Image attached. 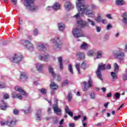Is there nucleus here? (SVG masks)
Segmentation results:
<instances>
[{
  "label": "nucleus",
  "instance_id": "79ce46f5",
  "mask_svg": "<svg viewBox=\"0 0 127 127\" xmlns=\"http://www.w3.org/2000/svg\"><path fill=\"white\" fill-rule=\"evenodd\" d=\"M115 97L116 99H120V97H121V94L117 92L115 94Z\"/></svg>",
  "mask_w": 127,
  "mask_h": 127
},
{
  "label": "nucleus",
  "instance_id": "7ed1b4c3",
  "mask_svg": "<svg viewBox=\"0 0 127 127\" xmlns=\"http://www.w3.org/2000/svg\"><path fill=\"white\" fill-rule=\"evenodd\" d=\"M77 24L81 28H86V27H89V23H90L92 26H95L96 23L92 19L90 18L87 19V22L83 21L82 20L77 21Z\"/></svg>",
  "mask_w": 127,
  "mask_h": 127
},
{
  "label": "nucleus",
  "instance_id": "8fccbe9b",
  "mask_svg": "<svg viewBox=\"0 0 127 127\" xmlns=\"http://www.w3.org/2000/svg\"><path fill=\"white\" fill-rule=\"evenodd\" d=\"M66 114L69 115V116L70 117H71V118H73V112H72L71 111H68V112H67Z\"/></svg>",
  "mask_w": 127,
  "mask_h": 127
},
{
  "label": "nucleus",
  "instance_id": "20e7f679",
  "mask_svg": "<svg viewBox=\"0 0 127 127\" xmlns=\"http://www.w3.org/2000/svg\"><path fill=\"white\" fill-rule=\"evenodd\" d=\"M23 0L25 5L28 9L34 11L38 9V7L34 5L35 0Z\"/></svg>",
  "mask_w": 127,
  "mask_h": 127
},
{
  "label": "nucleus",
  "instance_id": "e433bc0d",
  "mask_svg": "<svg viewBox=\"0 0 127 127\" xmlns=\"http://www.w3.org/2000/svg\"><path fill=\"white\" fill-rule=\"evenodd\" d=\"M68 69L69 72L71 73V74H74V72H73V68L72 67L71 64H68Z\"/></svg>",
  "mask_w": 127,
  "mask_h": 127
},
{
  "label": "nucleus",
  "instance_id": "4be33fe9",
  "mask_svg": "<svg viewBox=\"0 0 127 127\" xmlns=\"http://www.w3.org/2000/svg\"><path fill=\"white\" fill-rule=\"evenodd\" d=\"M111 75L113 78L112 81L113 82H115L117 79H118V75L117 74V72L112 71L111 73Z\"/></svg>",
  "mask_w": 127,
  "mask_h": 127
},
{
  "label": "nucleus",
  "instance_id": "423d86ee",
  "mask_svg": "<svg viewBox=\"0 0 127 127\" xmlns=\"http://www.w3.org/2000/svg\"><path fill=\"white\" fill-rule=\"evenodd\" d=\"M105 70H106V64H103V63H100L98 65V67L96 70V73L98 78L101 80V81H103V77L102 76V71H105Z\"/></svg>",
  "mask_w": 127,
  "mask_h": 127
},
{
  "label": "nucleus",
  "instance_id": "c03bdc74",
  "mask_svg": "<svg viewBox=\"0 0 127 127\" xmlns=\"http://www.w3.org/2000/svg\"><path fill=\"white\" fill-rule=\"evenodd\" d=\"M113 28V26H112L111 24H108V25L106 27V29L107 30H110V29H111V28Z\"/></svg>",
  "mask_w": 127,
  "mask_h": 127
},
{
  "label": "nucleus",
  "instance_id": "680f3d73",
  "mask_svg": "<svg viewBox=\"0 0 127 127\" xmlns=\"http://www.w3.org/2000/svg\"><path fill=\"white\" fill-rule=\"evenodd\" d=\"M101 22H102V23H103V24H106L107 23V20L105 19L101 20Z\"/></svg>",
  "mask_w": 127,
  "mask_h": 127
},
{
  "label": "nucleus",
  "instance_id": "4c0bfd02",
  "mask_svg": "<svg viewBox=\"0 0 127 127\" xmlns=\"http://www.w3.org/2000/svg\"><path fill=\"white\" fill-rule=\"evenodd\" d=\"M30 110H31L30 107H27V109L24 110V112L25 114H28L29 113H30Z\"/></svg>",
  "mask_w": 127,
  "mask_h": 127
},
{
  "label": "nucleus",
  "instance_id": "dca6fc26",
  "mask_svg": "<svg viewBox=\"0 0 127 127\" xmlns=\"http://www.w3.org/2000/svg\"><path fill=\"white\" fill-rule=\"evenodd\" d=\"M15 124H16V121L15 120V119H11V120H8L7 122V126L11 127H14V126L15 125Z\"/></svg>",
  "mask_w": 127,
  "mask_h": 127
},
{
  "label": "nucleus",
  "instance_id": "4468645a",
  "mask_svg": "<svg viewBox=\"0 0 127 127\" xmlns=\"http://www.w3.org/2000/svg\"><path fill=\"white\" fill-rule=\"evenodd\" d=\"M15 91H17V92H19V93H21L22 95L23 96H25V97H27V93L25 91H24L23 89H21V88L16 86L15 87Z\"/></svg>",
  "mask_w": 127,
  "mask_h": 127
},
{
  "label": "nucleus",
  "instance_id": "a18cd8bd",
  "mask_svg": "<svg viewBox=\"0 0 127 127\" xmlns=\"http://www.w3.org/2000/svg\"><path fill=\"white\" fill-rule=\"evenodd\" d=\"M90 98L91 99H95V92H92L91 93Z\"/></svg>",
  "mask_w": 127,
  "mask_h": 127
},
{
  "label": "nucleus",
  "instance_id": "bb28decb",
  "mask_svg": "<svg viewBox=\"0 0 127 127\" xmlns=\"http://www.w3.org/2000/svg\"><path fill=\"white\" fill-rule=\"evenodd\" d=\"M80 49L87 50L88 49V44L85 42H83L80 46Z\"/></svg>",
  "mask_w": 127,
  "mask_h": 127
},
{
  "label": "nucleus",
  "instance_id": "f257e3e1",
  "mask_svg": "<svg viewBox=\"0 0 127 127\" xmlns=\"http://www.w3.org/2000/svg\"><path fill=\"white\" fill-rule=\"evenodd\" d=\"M84 0H77L76 1V8L78 13L74 16L75 18H80L84 14L87 15L88 17H94L95 16V12L89 9L88 6L84 4Z\"/></svg>",
  "mask_w": 127,
  "mask_h": 127
},
{
  "label": "nucleus",
  "instance_id": "ea45409f",
  "mask_svg": "<svg viewBox=\"0 0 127 127\" xmlns=\"http://www.w3.org/2000/svg\"><path fill=\"white\" fill-rule=\"evenodd\" d=\"M93 55H94V52L93 50L89 51L87 53L88 56H93Z\"/></svg>",
  "mask_w": 127,
  "mask_h": 127
},
{
  "label": "nucleus",
  "instance_id": "e2e57ef3",
  "mask_svg": "<svg viewBox=\"0 0 127 127\" xmlns=\"http://www.w3.org/2000/svg\"><path fill=\"white\" fill-rule=\"evenodd\" d=\"M57 80L58 81H60V80H61V77H60V75H57Z\"/></svg>",
  "mask_w": 127,
  "mask_h": 127
},
{
  "label": "nucleus",
  "instance_id": "72a5a7b5",
  "mask_svg": "<svg viewBox=\"0 0 127 127\" xmlns=\"http://www.w3.org/2000/svg\"><path fill=\"white\" fill-rule=\"evenodd\" d=\"M75 68L77 69L78 73L81 74V72H80V63H76L75 64Z\"/></svg>",
  "mask_w": 127,
  "mask_h": 127
},
{
  "label": "nucleus",
  "instance_id": "0eeeda50",
  "mask_svg": "<svg viewBox=\"0 0 127 127\" xmlns=\"http://www.w3.org/2000/svg\"><path fill=\"white\" fill-rule=\"evenodd\" d=\"M23 57L21 54H15L14 55L13 57L10 59L11 62H13V63H19L22 61Z\"/></svg>",
  "mask_w": 127,
  "mask_h": 127
},
{
  "label": "nucleus",
  "instance_id": "864d4df0",
  "mask_svg": "<svg viewBox=\"0 0 127 127\" xmlns=\"http://www.w3.org/2000/svg\"><path fill=\"white\" fill-rule=\"evenodd\" d=\"M106 17H108V18H109V19H113V17H112V16L110 14H107Z\"/></svg>",
  "mask_w": 127,
  "mask_h": 127
},
{
  "label": "nucleus",
  "instance_id": "0e129e2a",
  "mask_svg": "<svg viewBox=\"0 0 127 127\" xmlns=\"http://www.w3.org/2000/svg\"><path fill=\"white\" fill-rule=\"evenodd\" d=\"M51 8H53V6H48L47 8H46V9L47 10H51Z\"/></svg>",
  "mask_w": 127,
  "mask_h": 127
},
{
  "label": "nucleus",
  "instance_id": "4d7b16f0",
  "mask_svg": "<svg viewBox=\"0 0 127 127\" xmlns=\"http://www.w3.org/2000/svg\"><path fill=\"white\" fill-rule=\"evenodd\" d=\"M111 68H112V66H111V64H108L106 66V69H107L108 70H110Z\"/></svg>",
  "mask_w": 127,
  "mask_h": 127
},
{
  "label": "nucleus",
  "instance_id": "c85d7f7f",
  "mask_svg": "<svg viewBox=\"0 0 127 127\" xmlns=\"http://www.w3.org/2000/svg\"><path fill=\"white\" fill-rule=\"evenodd\" d=\"M87 117L85 116L82 120V126L83 127H87Z\"/></svg>",
  "mask_w": 127,
  "mask_h": 127
},
{
  "label": "nucleus",
  "instance_id": "58836bf2",
  "mask_svg": "<svg viewBox=\"0 0 127 127\" xmlns=\"http://www.w3.org/2000/svg\"><path fill=\"white\" fill-rule=\"evenodd\" d=\"M69 84V82L67 80H64V83L62 84V87H64L65 86H67Z\"/></svg>",
  "mask_w": 127,
  "mask_h": 127
},
{
  "label": "nucleus",
  "instance_id": "412c9836",
  "mask_svg": "<svg viewBox=\"0 0 127 127\" xmlns=\"http://www.w3.org/2000/svg\"><path fill=\"white\" fill-rule=\"evenodd\" d=\"M20 79L21 81H22V82H24V81H26V79H27V76L25 75V73L24 72L21 73V76H20Z\"/></svg>",
  "mask_w": 127,
  "mask_h": 127
},
{
  "label": "nucleus",
  "instance_id": "f8f14e48",
  "mask_svg": "<svg viewBox=\"0 0 127 127\" xmlns=\"http://www.w3.org/2000/svg\"><path fill=\"white\" fill-rule=\"evenodd\" d=\"M0 109L3 111H5L7 109V103L2 99H0Z\"/></svg>",
  "mask_w": 127,
  "mask_h": 127
},
{
  "label": "nucleus",
  "instance_id": "6ab92c4d",
  "mask_svg": "<svg viewBox=\"0 0 127 127\" xmlns=\"http://www.w3.org/2000/svg\"><path fill=\"white\" fill-rule=\"evenodd\" d=\"M115 56L118 59H122V57H125V53L122 52H119L115 54Z\"/></svg>",
  "mask_w": 127,
  "mask_h": 127
},
{
  "label": "nucleus",
  "instance_id": "aec40b11",
  "mask_svg": "<svg viewBox=\"0 0 127 127\" xmlns=\"http://www.w3.org/2000/svg\"><path fill=\"white\" fill-rule=\"evenodd\" d=\"M36 68L38 70V71H39V72H41V71H42V70H43V67L44 66V65L43 64H41L40 63H37L36 64Z\"/></svg>",
  "mask_w": 127,
  "mask_h": 127
},
{
  "label": "nucleus",
  "instance_id": "c756f323",
  "mask_svg": "<svg viewBox=\"0 0 127 127\" xmlns=\"http://www.w3.org/2000/svg\"><path fill=\"white\" fill-rule=\"evenodd\" d=\"M103 56V51H98L97 53V59H100V58H102V56Z\"/></svg>",
  "mask_w": 127,
  "mask_h": 127
},
{
  "label": "nucleus",
  "instance_id": "6e6d98bb",
  "mask_svg": "<svg viewBox=\"0 0 127 127\" xmlns=\"http://www.w3.org/2000/svg\"><path fill=\"white\" fill-rule=\"evenodd\" d=\"M123 80L124 81H127V74L123 75Z\"/></svg>",
  "mask_w": 127,
  "mask_h": 127
},
{
  "label": "nucleus",
  "instance_id": "5701e85b",
  "mask_svg": "<svg viewBox=\"0 0 127 127\" xmlns=\"http://www.w3.org/2000/svg\"><path fill=\"white\" fill-rule=\"evenodd\" d=\"M50 88H51L53 91H56V90L58 89V85L54 82H51L50 84Z\"/></svg>",
  "mask_w": 127,
  "mask_h": 127
},
{
  "label": "nucleus",
  "instance_id": "69168bd1",
  "mask_svg": "<svg viewBox=\"0 0 127 127\" xmlns=\"http://www.w3.org/2000/svg\"><path fill=\"white\" fill-rule=\"evenodd\" d=\"M64 123V120L62 119V120H61L60 122V125L61 126H62V125H63Z\"/></svg>",
  "mask_w": 127,
  "mask_h": 127
},
{
  "label": "nucleus",
  "instance_id": "2f4dec72",
  "mask_svg": "<svg viewBox=\"0 0 127 127\" xmlns=\"http://www.w3.org/2000/svg\"><path fill=\"white\" fill-rule=\"evenodd\" d=\"M81 68L83 69V70H85L87 68V64L85 63V62H82L80 65Z\"/></svg>",
  "mask_w": 127,
  "mask_h": 127
},
{
  "label": "nucleus",
  "instance_id": "6e6552de",
  "mask_svg": "<svg viewBox=\"0 0 127 127\" xmlns=\"http://www.w3.org/2000/svg\"><path fill=\"white\" fill-rule=\"evenodd\" d=\"M55 104L53 105V109L54 112L58 116H61V112H62V110L59 108V106H58V99H55Z\"/></svg>",
  "mask_w": 127,
  "mask_h": 127
},
{
  "label": "nucleus",
  "instance_id": "39448f33",
  "mask_svg": "<svg viewBox=\"0 0 127 127\" xmlns=\"http://www.w3.org/2000/svg\"><path fill=\"white\" fill-rule=\"evenodd\" d=\"M51 42L54 43L53 49L56 51H60L62 48V43L59 37H55L51 39Z\"/></svg>",
  "mask_w": 127,
  "mask_h": 127
},
{
  "label": "nucleus",
  "instance_id": "9d476101",
  "mask_svg": "<svg viewBox=\"0 0 127 127\" xmlns=\"http://www.w3.org/2000/svg\"><path fill=\"white\" fill-rule=\"evenodd\" d=\"M82 83L84 85L83 91H84L85 92L87 91L89 88H92V87H93V80L91 78L89 79L87 82L86 81H83Z\"/></svg>",
  "mask_w": 127,
  "mask_h": 127
},
{
  "label": "nucleus",
  "instance_id": "052dcab7",
  "mask_svg": "<svg viewBox=\"0 0 127 127\" xmlns=\"http://www.w3.org/2000/svg\"><path fill=\"white\" fill-rule=\"evenodd\" d=\"M69 127H75V124L74 123H70L69 124Z\"/></svg>",
  "mask_w": 127,
  "mask_h": 127
},
{
  "label": "nucleus",
  "instance_id": "09e8293b",
  "mask_svg": "<svg viewBox=\"0 0 127 127\" xmlns=\"http://www.w3.org/2000/svg\"><path fill=\"white\" fill-rule=\"evenodd\" d=\"M80 118H81V115H78L77 116H74L73 117V119H74V121H77L78 120V119H80Z\"/></svg>",
  "mask_w": 127,
  "mask_h": 127
},
{
  "label": "nucleus",
  "instance_id": "5fc2aeb1",
  "mask_svg": "<svg viewBox=\"0 0 127 127\" xmlns=\"http://www.w3.org/2000/svg\"><path fill=\"white\" fill-rule=\"evenodd\" d=\"M65 111L66 114H67V113H68V112H70V111H69V107L66 106V107H65Z\"/></svg>",
  "mask_w": 127,
  "mask_h": 127
},
{
  "label": "nucleus",
  "instance_id": "b1692460",
  "mask_svg": "<svg viewBox=\"0 0 127 127\" xmlns=\"http://www.w3.org/2000/svg\"><path fill=\"white\" fill-rule=\"evenodd\" d=\"M61 5L59 2H56L54 5L53 6V9L55 10H58V9H60Z\"/></svg>",
  "mask_w": 127,
  "mask_h": 127
},
{
  "label": "nucleus",
  "instance_id": "cd10ccee",
  "mask_svg": "<svg viewBox=\"0 0 127 127\" xmlns=\"http://www.w3.org/2000/svg\"><path fill=\"white\" fill-rule=\"evenodd\" d=\"M116 5H124L125 1L124 0H116Z\"/></svg>",
  "mask_w": 127,
  "mask_h": 127
},
{
  "label": "nucleus",
  "instance_id": "de8ad7c7",
  "mask_svg": "<svg viewBox=\"0 0 127 127\" xmlns=\"http://www.w3.org/2000/svg\"><path fill=\"white\" fill-rule=\"evenodd\" d=\"M33 34L34 35H37V34H38V30H37V29H35L34 30Z\"/></svg>",
  "mask_w": 127,
  "mask_h": 127
},
{
  "label": "nucleus",
  "instance_id": "13d9d810",
  "mask_svg": "<svg viewBox=\"0 0 127 127\" xmlns=\"http://www.w3.org/2000/svg\"><path fill=\"white\" fill-rule=\"evenodd\" d=\"M58 123V119L57 118H56L54 121V125H56Z\"/></svg>",
  "mask_w": 127,
  "mask_h": 127
},
{
  "label": "nucleus",
  "instance_id": "473e14b6",
  "mask_svg": "<svg viewBox=\"0 0 127 127\" xmlns=\"http://www.w3.org/2000/svg\"><path fill=\"white\" fill-rule=\"evenodd\" d=\"M39 91L41 92L42 95H46V93H47L46 92H47V90L45 88L40 89H39Z\"/></svg>",
  "mask_w": 127,
  "mask_h": 127
},
{
  "label": "nucleus",
  "instance_id": "ddd939ff",
  "mask_svg": "<svg viewBox=\"0 0 127 127\" xmlns=\"http://www.w3.org/2000/svg\"><path fill=\"white\" fill-rule=\"evenodd\" d=\"M42 110L39 109L37 111V113L36 114V121H39V122L41 121V117L42 115Z\"/></svg>",
  "mask_w": 127,
  "mask_h": 127
},
{
  "label": "nucleus",
  "instance_id": "a211bd4d",
  "mask_svg": "<svg viewBox=\"0 0 127 127\" xmlns=\"http://www.w3.org/2000/svg\"><path fill=\"white\" fill-rule=\"evenodd\" d=\"M76 57L78 60L85 59V54L84 53L78 52L76 53Z\"/></svg>",
  "mask_w": 127,
  "mask_h": 127
},
{
  "label": "nucleus",
  "instance_id": "1a4fd4ad",
  "mask_svg": "<svg viewBox=\"0 0 127 127\" xmlns=\"http://www.w3.org/2000/svg\"><path fill=\"white\" fill-rule=\"evenodd\" d=\"M72 34L74 37H85V34H83L82 30L76 28L72 30Z\"/></svg>",
  "mask_w": 127,
  "mask_h": 127
},
{
  "label": "nucleus",
  "instance_id": "393cba45",
  "mask_svg": "<svg viewBox=\"0 0 127 127\" xmlns=\"http://www.w3.org/2000/svg\"><path fill=\"white\" fill-rule=\"evenodd\" d=\"M49 71L51 74H52L53 78H55L56 77V73L54 72V69L51 66H49Z\"/></svg>",
  "mask_w": 127,
  "mask_h": 127
},
{
  "label": "nucleus",
  "instance_id": "603ef678",
  "mask_svg": "<svg viewBox=\"0 0 127 127\" xmlns=\"http://www.w3.org/2000/svg\"><path fill=\"white\" fill-rule=\"evenodd\" d=\"M2 88H4V83L2 82L0 83V88L2 89Z\"/></svg>",
  "mask_w": 127,
  "mask_h": 127
},
{
  "label": "nucleus",
  "instance_id": "2eb2a0df",
  "mask_svg": "<svg viewBox=\"0 0 127 127\" xmlns=\"http://www.w3.org/2000/svg\"><path fill=\"white\" fill-rule=\"evenodd\" d=\"M64 7H65L66 10H70V9H71V8H73V7H74V6L70 2L66 1L64 3Z\"/></svg>",
  "mask_w": 127,
  "mask_h": 127
},
{
  "label": "nucleus",
  "instance_id": "a19ab883",
  "mask_svg": "<svg viewBox=\"0 0 127 127\" xmlns=\"http://www.w3.org/2000/svg\"><path fill=\"white\" fill-rule=\"evenodd\" d=\"M96 21L97 22H101L102 17H101V16H98V17L96 19Z\"/></svg>",
  "mask_w": 127,
  "mask_h": 127
},
{
  "label": "nucleus",
  "instance_id": "a878e982",
  "mask_svg": "<svg viewBox=\"0 0 127 127\" xmlns=\"http://www.w3.org/2000/svg\"><path fill=\"white\" fill-rule=\"evenodd\" d=\"M58 61L61 70H63L64 67H63V63H62L63 61V60L62 59V57H59L58 58Z\"/></svg>",
  "mask_w": 127,
  "mask_h": 127
},
{
  "label": "nucleus",
  "instance_id": "49530a36",
  "mask_svg": "<svg viewBox=\"0 0 127 127\" xmlns=\"http://www.w3.org/2000/svg\"><path fill=\"white\" fill-rule=\"evenodd\" d=\"M101 30H102V27L98 26L96 27L97 32H101Z\"/></svg>",
  "mask_w": 127,
  "mask_h": 127
},
{
  "label": "nucleus",
  "instance_id": "338daca9",
  "mask_svg": "<svg viewBox=\"0 0 127 127\" xmlns=\"http://www.w3.org/2000/svg\"><path fill=\"white\" fill-rule=\"evenodd\" d=\"M109 105V102H107L106 103L104 104V107L106 109H107V108H108V106Z\"/></svg>",
  "mask_w": 127,
  "mask_h": 127
},
{
  "label": "nucleus",
  "instance_id": "3c124183",
  "mask_svg": "<svg viewBox=\"0 0 127 127\" xmlns=\"http://www.w3.org/2000/svg\"><path fill=\"white\" fill-rule=\"evenodd\" d=\"M19 113V112L18 111V110L16 109L14 110V111H13L14 115H18Z\"/></svg>",
  "mask_w": 127,
  "mask_h": 127
},
{
  "label": "nucleus",
  "instance_id": "774afa93",
  "mask_svg": "<svg viewBox=\"0 0 127 127\" xmlns=\"http://www.w3.org/2000/svg\"><path fill=\"white\" fill-rule=\"evenodd\" d=\"M125 52H127V44L125 45Z\"/></svg>",
  "mask_w": 127,
  "mask_h": 127
},
{
  "label": "nucleus",
  "instance_id": "c9c22d12",
  "mask_svg": "<svg viewBox=\"0 0 127 127\" xmlns=\"http://www.w3.org/2000/svg\"><path fill=\"white\" fill-rule=\"evenodd\" d=\"M67 98L68 99V102H71V100H72V93L69 92L68 93Z\"/></svg>",
  "mask_w": 127,
  "mask_h": 127
},
{
  "label": "nucleus",
  "instance_id": "f03ea898",
  "mask_svg": "<svg viewBox=\"0 0 127 127\" xmlns=\"http://www.w3.org/2000/svg\"><path fill=\"white\" fill-rule=\"evenodd\" d=\"M38 49L42 51L41 55L39 57V59L41 60V61H45V62H47L48 61V58H49V56L45 53V51H46V47L44 45L43 43H40L38 45Z\"/></svg>",
  "mask_w": 127,
  "mask_h": 127
},
{
  "label": "nucleus",
  "instance_id": "f3484780",
  "mask_svg": "<svg viewBox=\"0 0 127 127\" xmlns=\"http://www.w3.org/2000/svg\"><path fill=\"white\" fill-rule=\"evenodd\" d=\"M12 98H13V99L17 98L19 100H22V99H23V97H22V95H21V94L18 93L16 94L14 92L12 94Z\"/></svg>",
  "mask_w": 127,
  "mask_h": 127
},
{
  "label": "nucleus",
  "instance_id": "7c9ffc66",
  "mask_svg": "<svg viewBox=\"0 0 127 127\" xmlns=\"http://www.w3.org/2000/svg\"><path fill=\"white\" fill-rule=\"evenodd\" d=\"M59 28L61 31H63V30H64V28H65V24L62 23H59Z\"/></svg>",
  "mask_w": 127,
  "mask_h": 127
},
{
  "label": "nucleus",
  "instance_id": "9b49d317",
  "mask_svg": "<svg viewBox=\"0 0 127 127\" xmlns=\"http://www.w3.org/2000/svg\"><path fill=\"white\" fill-rule=\"evenodd\" d=\"M24 45L26 48H27V49H29L31 51H33L34 47H33V45L31 44V43L29 41L27 40L25 41L24 43Z\"/></svg>",
  "mask_w": 127,
  "mask_h": 127
},
{
  "label": "nucleus",
  "instance_id": "f704fd0d",
  "mask_svg": "<svg viewBox=\"0 0 127 127\" xmlns=\"http://www.w3.org/2000/svg\"><path fill=\"white\" fill-rule=\"evenodd\" d=\"M114 68H115L114 72H116V73H118V71H119V65H118V64L117 63L114 64Z\"/></svg>",
  "mask_w": 127,
  "mask_h": 127
},
{
  "label": "nucleus",
  "instance_id": "37998d69",
  "mask_svg": "<svg viewBox=\"0 0 127 127\" xmlns=\"http://www.w3.org/2000/svg\"><path fill=\"white\" fill-rule=\"evenodd\" d=\"M3 99L4 100H7V99H9V95H8L7 94H5L3 95Z\"/></svg>",
  "mask_w": 127,
  "mask_h": 127
},
{
  "label": "nucleus",
  "instance_id": "bf43d9fd",
  "mask_svg": "<svg viewBox=\"0 0 127 127\" xmlns=\"http://www.w3.org/2000/svg\"><path fill=\"white\" fill-rule=\"evenodd\" d=\"M123 22L124 23H127V18L124 17V18H123Z\"/></svg>",
  "mask_w": 127,
  "mask_h": 127
}]
</instances>
